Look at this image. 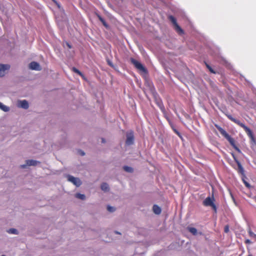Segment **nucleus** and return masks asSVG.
I'll return each mask as SVG.
<instances>
[{
    "instance_id": "1",
    "label": "nucleus",
    "mask_w": 256,
    "mask_h": 256,
    "mask_svg": "<svg viewBox=\"0 0 256 256\" xmlns=\"http://www.w3.org/2000/svg\"><path fill=\"white\" fill-rule=\"evenodd\" d=\"M215 126L220 132V134L224 136L230 143V145L238 152H240V148L236 145L234 140L232 138L226 131L218 124H215Z\"/></svg>"
},
{
    "instance_id": "2",
    "label": "nucleus",
    "mask_w": 256,
    "mask_h": 256,
    "mask_svg": "<svg viewBox=\"0 0 256 256\" xmlns=\"http://www.w3.org/2000/svg\"><path fill=\"white\" fill-rule=\"evenodd\" d=\"M228 118L231 121L233 122L235 124H237L240 127L244 128L248 136L252 139L254 140V136L251 130L246 126L245 124L241 122L239 120L233 118L231 115H228Z\"/></svg>"
},
{
    "instance_id": "3",
    "label": "nucleus",
    "mask_w": 256,
    "mask_h": 256,
    "mask_svg": "<svg viewBox=\"0 0 256 256\" xmlns=\"http://www.w3.org/2000/svg\"><path fill=\"white\" fill-rule=\"evenodd\" d=\"M168 19L174 24L176 30L180 34H183L184 33V30L178 26L176 22V18L172 16H168Z\"/></svg>"
},
{
    "instance_id": "4",
    "label": "nucleus",
    "mask_w": 256,
    "mask_h": 256,
    "mask_svg": "<svg viewBox=\"0 0 256 256\" xmlns=\"http://www.w3.org/2000/svg\"><path fill=\"white\" fill-rule=\"evenodd\" d=\"M130 60L131 63L133 64L136 67V68L138 70L144 72H146V68L140 62L136 60L134 58H130Z\"/></svg>"
},
{
    "instance_id": "5",
    "label": "nucleus",
    "mask_w": 256,
    "mask_h": 256,
    "mask_svg": "<svg viewBox=\"0 0 256 256\" xmlns=\"http://www.w3.org/2000/svg\"><path fill=\"white\" fill-rule=\"evenodd\" d=\"M126 144L128 146L132 145L134 142V135L132 131H130L126 134Z\"/></svg>"
},
{
    "instance_id": "6",
    "label": "nucleus",
    "mask_w": 256,
    "mask_h": 256,
    "mask_svg": "<svg viewBox=\"0 0 256 256\" xmlns=\"http://www.w3.org/2000/svg\"><path fill=\"white\" fill-rule=\"evenodd\" d=\"M203 204L205 206H210L215 212L216 211V206L214 203V199L210 197L206 198L203 202Z\"/></svg>"
},
{
    "instance_id": "7",
    "label": "nucleus",
    "mask_w": 256,
    "mask_h": 256,
    "mask_svg": "<svg viewBox=\"0 0 256 256\" xmlns=\"http://www.w3.org/2000/svg\"><path fill=\"white\" fill-rule=\"evenodd\" d=\"M68 181L73 183L76 186H79L82 184V182H81L80 180L78 178H74V176H70V175H68Z\"/></svg>"
},
{
    "instance_id": "8",
    "label": "nucleus",
    "mask_w": 256,
    "mask_h": 256,
    "mask_svg": "<svg viewBox=\"0 0 256 256\" xmlns=\"http://www.w3.org/2000/svg\"><path fill=\"white\" fill-rule=\"evenodd\" d=\"M10 66L8 64H0V77H2L4 76L6 74V70H9Z\"/></svg>"
},
{
    "instance_id": "9",
    "label": "nucleus",
    "mask_w": 256,
    "mask_h": 256,
    "mask_svg": "<svg viewBox=\"0 0 256 256\" xmlns=\"http://www.w3.org/2000/svg\"><path fill=\"white\" fill-rule=\"evenodd\" d=\"M163 114H164V117L166 118V119L168 120V122L170 125L171 126V127L173 129V130H174V132L177 134H179V132H178L174 128V126H173V124L172 122V120H170V118H169L168 114H167V112L166 111H165L164 112H162Z\"/></svg>"
},
{
    "instance_id": "10",
    "label": "nucleus",
    "mask_w": 256,
    "mask_h": 256,
    "mask_svg": "<svg viewBox=\"0 0 256 256\" xmlns=\"http://www.w3.org/2000/svg\"><path fill=\"white\" fill-rule=\"evenodd\" d=\"M40 162L32 160H27L26 161V164H22L20 166V168H24L26 167V166H36L38 163H39Z\"/></svg>"
},
{
    "instance_id": "11",
    "label": "nucleus",
    "mask_w": 256,
    "mask_h": 256,
    "mask_svg": "<svg viewBox=\"0 0 256 256\" xmlns=\"http://www.w3.org/2000/svg\"><path fill=\"white\" fill-rule=\"evenodd\" d=\"M29 68L31 70H41L40 66L38 63L36 62H32L29 64Z\"/></svg>"
},
{
    "instance_id": "12",
    "label": "nucleus",
    "mask_w": 256,
    "mask_h": 256,
    "mask_svg": "<svg viewBox=\"0 0 256 256\" xmlns=\"http://www.w3.org/2000/svg\"><path fill=\"white\" fill-rule=\"evenodd\" d=\"M18 106L27 109L28 108V104L26 100H20L18 102Z\"/></svg>"
},
{
    "instance_id": "13",
    "label": "nucleus",
    "mask_w": 256,
    "mask_h": 256,
    "mask_svg": "<svg viewBox=\"0 0 256 256\" xmlns=\"http://www.w3.org/2000/svg\"><path fill=\"white\" fill-rule=\"evenodd\" d=\"M234 156V160H235L236 163L238 164V172H240V174H244V168H242L240 162L236 158L234 157V156Z\"/></svg>"
},
{
    "instance_id": "14",
    "label": "nucleus",
    "mask_w": 256,
    "mask_h": 256,
    "mask_svg": "<svg viewBox=\"0 0 256 256\" xmlns=\"http://www.w3.org/2000/svg\"><path fill=\"white\" fill-rule=\"evenodd\" d=\"M152 210L156 214H160L162 212L161 208L156 204L154 205Z\"/></svg>"
},
{
    "instance_id": "15",
    "label": "nucleus",
    "mask_w": 256,
    "mask_h": 256,
    "mask_svg": "<svg viewBox=\"0 0 256 256\" xmlns=\"http://www.w3.org/2000/svg\"><path fill=\"white\" fill-rule=\"evenodd\" d=\"M157 104L162 112H164L166 111L164 106L161 100L158 102Z\"/></svg>"
},
{
    "instance_id": "16",
    "label": "nucleus",
    "mask_w": 256,
    "mask_h": 256,
    "mask_svg": "<svg viewBox=\"0 0 256 256\" xmlns=\"http://www.w3.org/2000/svg\"><path fill=\"white\" fill-rule=\"evenodd\" d=\"M0 109H1L4 112H7L10 110V108L8 106L3 104L0 102Z\"/></svg>"
},
{
    "instance_id": "17",
    "label": "nucleus",
    "mask_w": 256,
    "mask_h": 256,
    "mask_svg": "<svg viewBox=\"0 0 256 256\" xmlns=\"http://www.w3.org/2000/svg\"><path fill=\"white\" fill-rule=\"evenodd\" d=\"M101 189L104 192L108 191L109 190L108 185L106 183H102L101 185Z\"/></svg>"
},
{
    "instance_id": "18",
    "label": "nucleus",
    "mask_w": 256,
    "mask_h": 256,
    "mask_svg": "<svg viewBox=\"0 0 256 256\" xmlns=\"http://www.w3.org/2000/svg\"><path fill=\"white\" fill-rule=\"evenodd\" d=\"M188 230L190 232H191L194 235H196L197 234V230L194 228H188Z\"/></svg>"
},
{
    "instance_id": "19",
    "label": "nucleus",
    "mask_w": 256,
    "mask_h": 256,
    "mask_svg": "<svg viewBox=\"0 0 256 256\" xmlns=\"http://www.w3.org/2000/svg\"><path fill=\"white\" fill-rule=\"evenodd\" d=\"M72 69L74 72L78 74V75L82 77H84V74L78 69H77L75 67H72Z\"/></svg>"
},
{
    "instance_id": "20",
    "label": "nucleus",
    "mask_w": 256,
    "mask_h": 256,
    "mask_svg": "<svg viewBox=\"0 0 256 256\" xmlns=\"http://www.w3.org/2000/svg\"><path fill=\"white\" fill-rule=\"evenodd\" d=\"M98 17L99 20L102 22L103 25L106 27H108V24H106V20L100 16L98 14Z\"/></svg>"
},
{
    "instance_id": "21",
    "label": "nucleus",
    "mask_w": 256,
    "mask_h": 256,
    "mask_svg": "<svg viewBox=\"0 0 256 256\" xmlns=\"http://www.w3.org/2000/svg\"><path fill=\"white\" fill-rule=\"evenodd\" d=\"M123 168L126 172H133V168L128 166H124Z\"/></svg>"
},
{
    "instance_id": "22",
    "label": "nucleus",
    "mask_w": 256,
    "mask_h": 256,
    "mask_svg": "<svg viewBox=\"0 0 256 256\" xmlns=\"http://www.w3.org/2000/svg\"><path fill=\"white\" fill-rule=\"evenodd\" d=\"M8 233L12 234H18V232L17 230H16L15 228H13L9 229L8 230Z\"/></svg>"
},
{
    "instance_id": "23",
    "label": "nucleus",
    "mask_w": 256,
    "mask_h": 256,
    "mask_svg": "<svg viewBox=\"0 0 256 256\" xmlns=\"http://www.w3.org/2000/svg\"><path fill=\"white\" fill-rule=\"evenodd\" d=\"M76 198L81 199V200H84L86 198V196L84 194H76Z\"/></svg>"
},
{
    "instance_id": "24",
    "label": "nucleus",
    "mask_w": 256,
    "mask_h": 256,
    "mask_svg": "<svg viewBox=\"0 0 256 256\" xmlns=\"http://www.w3.org/2000/svg\"><path fill=\"white\" fill-rule=\"evenodd\" d=\"M248 234L250 237L254 238L256 240V234H254L250 230H248Z\"/></svg>"
},
{
    "instance_id": "25",
    "label": "nucleus",
    "mask_w": 256,
    "mask_h": 256,
    "mask_svg": "<svg viewBox=\"0 0 256 256\" xmlns=\"http://www.w3.org/2000/svg\"><path fill=\"white\" fill-rule=\"evenodd\" d=\"M107 210L110 212H114L115 210V208L112 206H108Z\"/></svg>"
},
{
    "instance_id": "26",
    "label": "nucleus",
    "mask_w": 256,
    "mask_h": 256,
    "mask_svg": "<svg viewBox=\"0 0 256 256\" xmlns=\"http://www.w3.org/2000/svg\"><path fill=\"white\" fill-rule=\"evenodd\" d=\"M224 231L226 233L228 232V231H229V226H228L226 225V226H224Z\"/></svg>"
},
{
    "instance_id": "27",
    "label": "nucleus",
    "mask_w": 256,
    "mask_h": 256,
    "mask_svg": "<svg viewBox=\"0 0 256 256\" xmlns=\"http://www.w3.org/2000/svg\"><path fill=\"white\" fill-rule=\"evenodd\" d=\"M209 70L212 74H216V72L210 66V67L208 68Z\"/></svg>"
},
{
    "instance_id": "28",
    "label": "nucleus",
    "mask_w": 256,
    "mask_h": 256,
    "mask_svg": "<svg viewBox=\"0 0 256 256\" xmlns=\"http://www.w3.org/2000/svg\"><path fill=\"white\" fill-rule=\"evenodd\" d=\"M245 243L246 244H250L252 243L251 241L248 240V239H246V240H245Z\"/></svg>"
},
{
    "instance_id": "29",
    "label": "nucleus",
    "mask_w": 256,
    "mask_h": 256,
    "mask_svg": "<svg viewBox=\"0 0 256 256\" xmlns=\"http://www.w3.org/2000/svg\"><path fill=\"white\" fill-rule=\"evenodd\" d=\"M244 184H245V185H246V187H248V188H249V187H250V184H248V182H246V181H244Z\"/></svg>"
},
{
    "instance_id": "30",
    "label": "nucleus",
    "mask_w": 256,
    "mask_h": 256,
    "mask_svg": "<svg viewBox=\"0 0 256 256\" xmlns=\"http://www.w3.org/2000/svg\"><path fill=\"white\" fill-rule=\"evenodd\" d=\"M79 152L81 156H84L85 154L84 152L82 150H80Z\"/></svg>"
},
{
    "instance_id": "31",
    "label": "nucleus",
    "mask_w": 256,
    "mask_h": 256,
    "mask_svg": "<svg viewBox=\"0 0 256 256\" xmlns=\"http://www.w3.org/2000/svg\"><path fill=\"white\" fill-rule=\"evenodd\" d=\"M108 64H109V66H113L112 63L110 61H108Z\"/></svg>"
},
{
    "instance_id": "32",
    "label": "nucleus",
    "mask_w": 256,
    "mask_h": 256,
    "mask_svg": "<svg viewBox=\"0 0 256 256\" xmlns=\"http://www.w3.org/2000/svg\"><path fill=\"white\" fill-rule=\"evenodd\" d=\"M102 142L104 143L106 142V140L104 138H102Z\"/></svg>"
},
{
    "instance_id": "33",
    "label": "nucleus",
    "mask_w": 256,
    "mask_h": 256,
    "mask_svg": "<svg viewBox=\"0 0 256 256\" xmlns=\"http://www.w3.org/2000/svg\"><path fill=\"white\" fill-rule=\"evenodd\" d=\"M67 46H68L70 48H71V46H70V45L69 44H68H68H67Z\"/></svg>"
},
{
    "instance_id": "34",
    "label": "nucleus",
    "mask_w": 256,
    "mask_h": 256,
    "mask_svg": "<svg viewBox=\"0 0 256 256\" xmlns=\"http://www.w3.org/2000/svg\"><path fill=\"white\" fill-rule=\"evenodd\" d=\"M206 66L207 68L210 67V66L209 64H206Z\"/></svg>"
},
{
    "instance_id": "35",
    "label": "nucleus",
    "mask_w": 256,
    "mask_h": 256,
    "mask_svg": "<svg viewBox=\"0 0 256 256\" xmlns=\"http://www.w3.org/2000/svg\"><path fill=\"white\" fill-rule=\"evenodd\" d=\"M57 5H58V8H60V5H59L58 4H57Z\"/></svg>"
},
{
    "instance_id": "36",
    "label": "nucleus",
    "mask_w": 256,
    "mask_h": 256,
    "mask_svg": "<svg viewBox=\"0 0 256 256\" xmlns=\"http://www.w3.org/2000/svg\"><path fill=\"white\" fill-rule=\"evenodd\" d=\"M248 256H252V254H249Z\"/></svg>"
},
{
    "instance_id": "37",
    "label": "nucleus",
    "mask_w": 256,
    "mask_h": 256,
    "mask_svg": "<svg viewBox=\"0 0 256 256\" xmlns=\"http://www.w3.org/2000/svg\"><path fill=\"white\" fill-rule=\"evenodd\" d=\"M2 256H4V255H2Z\"/></svg>"
}]
</instances>
